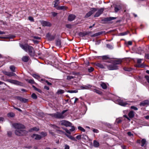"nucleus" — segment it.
<instances>
[{
	"label": "nucleus",
	"mask_w": 149,
	"mask_h": 149,
	"mask_svg": "<svg viewBox=\"0 0 149 149\" xmlns=\"http://www.w3.org/2000/svg\"><path fill=\"white\" fill-rule=\"evenodd\" d=\"M13 126L16 129L15 131V134L18 136L24 135L27 132V131L24 129L25 127L24 125L20 123H15L13 124Z\"/></svg>",
	"instance_id": "nucleus-1"
},
{
	"label": "nucleus",
	"mask_w": 149,
	"mask_h": 149,
	"mask_svg": "<svg viewBox=\"0 0 149 149\" xmlns=\"http://www.w3.org/2000/svg\"><path fill=\"white\" fill-rule=\"evenodd\" d=\"M20 46L25 52H28L30 56H35V51L33 47L27 44H20Z\"/></svg>",
	"instance_id": "nucleus-2"
},
{
	"label": "nucleus",
	"mask_w": 149,
	"mask_h": 149,
	"mask_svg": "<svg viewBox=\"0 0 149 149\" xmlns=\"http://www.w3.org/2000/svg\"><path fill=\"white\" fill-rule=\"evenodd\" d=\"M67 111V110H64L61 113L57 112L56 113L50 114L49 115L53 117L62 119L64 118L66 116L64 113Z\"/></svg>",
	"instance_id": "nucleus-3"
},
{
	"label": "nucleus",
	"mask_w": 149,
	"mask_h": 149,
	"mask_svg": "<svg viewBox=\"0 0 149 149\" xmlns=\"http://www.w3.org/2000/svg\"><path fill=\"white\" fill-rule=\"evenodd\" d=\"M116 102L118 104L122 106H125L128 104L127 102L124 101V100H122L119 97H118Z\"/></svg>",
	"instance_id": "nucleus-4"
},
{
	"label": "nucleus",
	"mask_w": 149,
	"mask_h": 149,
	"mask_svg": "<svg viewBox=\"0 0 149 149\" xmlns=\"http://www.w3.org/2000/svg\"><path fill=\"white\" fill-rule=\"evenodd\" d=\"M107 68L109 70H116L118 69V67L117 65L113 64H109L107 65Z\"/></svg>",
	"instance_id": "nucleus-5"
},
{
	"label": "nucleus",
	"mask_w": 149,
	"mask_h": 149,
	"mask_svg": "<svg viewBox=\"0 0 149 149\" xmlns=\"http://www.w3.org/2000/svg\"><path fill=\"white\" fill-rule=\"evenodd\" d=\"M97 10V9L95 8H92L91 10L86 15L85 17L86 18L88 17L91 16Z\"/></svg>",
	"instance_id": "nucleus-6"
},
{
	"label": "nucleus",
	"mask_w": 149,
	"mask_h": 149,
	"mask_svg": "<svg viewBox=\"0 0 149 149\" xmlns=\"http://www.w3.org/2000/svg\"><path fill=\"white\" fill-rule=\"evenodd\" d=\"M61 122V125H65L67 127L71 126L72 125V123L70 122L65 120H62Z\"/></svg>",
	"instance_id": "nucleus-7"
},
{
	"label": "nucleus",
	"mask_w": 149,
	"mask_h": 149,
	"mask_svg": "<svg viewBox=\"0 0 149 149\" xmlns=\"http://www.w3.org/2000/svg\"><path fill=\"white\" fill-rule=\"evenodd\" d=\"M40 22L43 26H51V24L49 22L44 21H41Z\"/></svg>",
	"instance_id": "nucleus-8"
},
{
	"label": "nucleus",
	"mask_w": 149,
	"mask_h": 149,
	"mask_svg": "<svg viewBox=\"0 0 149 149\" xmlns=\"http://www.w3.org/2000/svg\"><path fill=\"white\" fill-rule=\"evenodd\" d=\"M104 10V9L101 8L96 13L94 17H99L102 13Z\"/></svg>",
	"instance_id": "nucleus-9"
},
{
	"label": "nucleus",
	"mask_w": 149,
	"mask_h": 149,
	"mask_svg": "<svg viewBox=\"0 0 149 149\" xmlns=\"http://www.w3.org/2000/svg\"><path fill=\"white\" fill-rule=\"evenodd\" d=\"M6 81L15 84H19V82L17 81L11 79H8L6 80Z\"/></svg>",
	"instance_id": "nucleus-10"
},
{
	"label": "nucleus",
	"mask_w": 149,
	"mask_h": 149,
	"mask_svg": "<svg viewBox=\"0 0 149 149\" xmlns=\"http://www.w3.org/2000/svg\"><path fill=\"white\" fill-rule=\"evenodd\" d=\"M17 99L22 102L26 103L27 102L28 100L21 97H17Z\"/></svg>",
	"instance_id": "nucleus-11"
},
{
	"label": "nucleus",
	"mask_w": 149,
	"mask_h": 149,
	"mask_svg": "<svg viewBox=\"0 0 149 149\" xmlns=\"http://www.w3.org/2000/svg\"><path fill=\"white\" fill-rule=\"evenodd\" d=\"M32 137L36 140H40L42 138L41 136L36 134H33L32 136Z\"/></svg>",
	"instance_id": "nucleus-12"
},
{
	"label": "nucleus",
	"mask_w": 149,
	"mask_h": 149,
	"mask_svg": "<svg viewBox=\"0 0 149 149\" xmlns=\"http://www.w3.org/2000/svg\"><path fill=\"white\" fill-rule=\"evenodd\" d=\"M46 37L48 40L50 41L53 40L55 38L54 36L51 35L49 33L47 34Z\"/></svg>",
	"instance_id": "nucleus-13"
},
{
	"label": "nucleus",
	"mask_w": 149,
	"mask_h": 149,
	"mask_svg": "<svg viewBox=\"0 0 149 149\" xmlns=\"http://www.w3.org/2000/svg\"><path fill=\"white\" fill-rule=\"evenodd\" d=\"M91 87L92 86L91 85L87 84L86 85L81 86L80 87V88L81 89H89L91 88Z\"/></svg>",
	"instance_id": "nucleus-14"
},
{
	"label": "nucleus",
	"mask_w": 149,
	"mask_h": 149,
	"mask_svg": "<svg viewBox=\"0 0 149 149\" xmlns=\"http://www.w3.org/2000/svg\"><path fill=\"white\" fill-rule=\"evenodd\" d=\"M149 102L148 100H144L141 102L139 105L141 106H145L148 104Z\"/></svg>",
	"instance_id": "nucleus-15"
},
{
	"label": "nucleus",
	"mask_w": 149,
	"mask_h": 149,
	"mask_svg": "<svg viewBox=\"0 0 149 149\" xmlns=\"http://www.w3.org/2000/svg\"><path fill=\"white\" fill-rule=\"evenodd\" d=\"M75 18V16L74 15L71 14L69 15L68 16V20L69 21H72Z\"/></svg>",
	"instance_id": "nucleus-16"
},
{
	"label": "nucleus",
	"mask_w": 149,
	"mask_h": 149,
	"mask_svg": "<svg viewBox=\"0 0 149 149\" xmlns=\"http://www.w3.org/2000/svg\"><path fill=\"white\" fill-rule=\"evenodd\" d=\"M116 18V17H107L105 18L102 21H110L114 19H115Z\"/></svg>",
	"instance_id": "nucleus-17"
},
{
	"label": "nucleus",
	"mask_w": 149,
	"mask_h": 149,
	"mask_svg": "<svg viewBox=\"0 0 149 149\" xmlns=\"http://www.w3.org/2000/svg\"><path fill=\"white\" fill-rule=\"evenodd\" d=\"M54 2V7L56 8L60 3V0H55Z\"/></svg>",
	"instance_id": "nucleus-18"
},
{
	"label": "nucleus",
	"mask_w": 149,
	"mask_h": 149,
	"mask_svg": "<svg viewBox=\"0 0 149 149\" xmlns=\"http://www.w3.org/2000/svg\"><path fill=\"white\" fill-rule=\"evenodd\" d=\"M29 56H24L22 57V59L23 61L27 62L29 60Z\"/></svg>",
	"instance_id": "nucleus-19"
},
{
	"label": "nucleus",
	"mask_w": 149,
	"mask_h": 149,
	"mask_svg": "<svg viewBox=\"0 0 149 149\" xmlns=\"http://www.w3.org/2000/svg\"><path fill=\"white\" fill-rule=\"evenodd\" d=\"M65 135L67 137H68L70 139H71V140H72L73 141H77V140L74 137L72 136H71V135H70L68 134H65Z\"/></svg>",
	"instance_id": "nucleus-20"
},
{
	"label": "nucleus",
	"mask_w": 149,
	"mask_h": 149,
	"mask_svg": "<svg viewBox=\"0 0 149 149\" xmlns=\"http://www.w3.org/2000/svg\"><path fill=\"white\" fill-rule=\"evenodd\" d=\"M121 61L120 60H116L113 61V63L114 64L117 65L120 64L121 63Z\"/></svg>",
	"instance_id": "nucleus-21"
},
{
	"label": "nucleus",
	"mask_w": 149,
	"mask_h": 149,
	"mask_svg": "<svg viewBox=\"0 0 149 149\" xmlns=\"http://www.w3.org/2000/svg\"><path fill=\"white\" fill-rule=\"evenodd\" d=\"M39 130V128L38 127H35L31 128L29 130V132H31L33 131H38Z\"/></svg>",
	"instance_id": "nucleus-22"
},
{
	"label": "nucleus",
	"mask_w": 149,
	"mask_h": 149,
	"mask_svg": "<svg viewBox=\"0 0 149 149\" xmlns=\"http://www.w3.org/2000/svg\"><path fill=\"white\" fill-rule=\"evenodd\" d=\"M61 42L60 40L58 39L56 41V45L57 46L60 47H61Z\"/></svg>",
	"instance_id": "nucleus-23"
},
{
	"label": "nucleus",
	"mask_w": 149,
	"mask_h": 149,
	"mask_svg": "<svg viewBox=\"0 0 149 149\" xmlns=\"http://www.w3.org/2000/svg\"><path fill=\"white\" fill-rule=\"evenodd\" d=\"M96 65L101 68H105V66H104L102 64L100 63H97L96 64Z\"/></svg>",
	"instance_id": "nucleus-24"
},
{
	"label": "nucleus",
	"mask_w": 149,
	"mask_h": 149,
	"mask_svg": "<svg viewBox=\"0 0 149 149\" xmlns=\"http://www.w3.org/2000/svg\"><path fill=\"white\" fill-rule=\"evenodd\" d=\"M93 146L96 147H98L99 146V142L95 140L93 141Z\"/></svg>",
	"instance_id": "nucleus-25"
},
{
	"label": "nucleus",
	"mask_w": 149,
	"mask_h": 149,
	"mask_svg": "<svg viewBox=\"0 0 149 149\" xmlns=\"http://www.w3.org/2000/svg\"><path fill=\"white\" fill-rule=\"evenodd\" d=\"M128 115L130 118H132L134 115V112L133 111H130L128 114Z\"/></svg>",
	"instance_id": "nucleus-26"
},
{
	"label": "nucleus",
	"mask_w": 149,
	"mask_h": 149,
	"mask_svg": "<svg viewBox=\"0 0 149 149\" xmlns=\"http://www.w3.org/2000/svg\"><path fill=\"white\" fill-rule=\"evenodd\" d=\"M100 86L103 89H106L107 88V85L106 84L104 83H102L101 84Z\"/></svg>",
	"instance_id": "nucleus-27"
},
{
	"label": "nucleus",
	"mask_w": 149,
	"mask_h": 149,
	"mask_svg": "<svg viewBox=\"0 0 149 149\" xmlns=\"http://www.w3.org/2000/svg\"><path fill=\"white\" fill-rule=\"evenodd\" d=\"M121 9V7L120 6H117L115 7V12H117Z\"/></svg>",
	"instance_id": "nucleus-28"
},
{
	"label": "nucleus",
	"mask_w": 149,
	"mask_h": 149,
	"mask_svg": "<svg viewBox=\"0 0 149 149\" xmlns=\"http://www.w3.org/2000/svg\"><path fill=\"white\" fill-rule=\"evenodd\" d=\"M64 92V91L63 90L61 89H59L58 90L57 92H56V94L57 95H59L60 94H62Z\"/></svg>",
	"instance_id": "nucleus-29"
},
{
	"label": "nucleus",
	"mask_w": 149,
	"mask_h": 149,
	"mask_svg": "<svg viewBox=\"0 0 149 149\" xmlns=\"http://www.w3.org/2000/svg\"><path fill=\"white\" fill-rule=\"evenodd\" d=\"M65 7L63 6H58L56 8L57 10H63L65 9Z\"/></svg>",
	"instance_id": "nucleus-30"
},
{
	"label": "nucleus",
	"mask_w": 149,
	"mask_h": 149,
	"mask_svg": "<svg viewBox=\"0 0 149 149\" xmlns=\"http://www.w3.org/2000/svg\"><path fill=\"white\" fill-rule=\"evenodd\" d=\"M8 116L9 117H13L15 116V114L13 112L9 113L8 114Z\"/></svg>",
	"instance_id": "nucleus-31"
},
{
	"label": "nucleus",
	"mask_w": 149,
	"mask_h": 149,
	"mask_svg": "<svg viewBox=\"0 0 149 149\" xmlns=\"http://www.w3.org/2000/svg\"><path fill=\"white\" fill-rule=\"evenodd\" d=\"M10 68L12 72H15V66L13 65L10 66Z\"/></svg>",
	"instance_id": "nucleus-32"
},
{
	"label": "nucleus",
	"mask_w": 149,
	"mask_h": 149,
	"mask_svg": "<svg viewBox=\"0 0 149 149\" xmlns=\"http://www.w3.org/2000/svg\"><path fill=\"white\" fill-rule=\"evenodd\" d=\"M40 134L42 138L46 136L47 135V134L45 132H42L40 133Z\"/></svg>",
	"instance_id": "nucleus-33"
},
{
	"label": "nucleus",
	"mask_w": 149,
	"mask_h": 149,
	"mask_svg": "<svg viewBox=\"0 0 149 149\" xmlns=\"http://www.w3.org/2000/svg\"><path fill=\"white\" fill-rule=\"evenodd\" d=\"M16 75V74L14 73L9 72L7 76L9 77H12L13 76H15Z\"/></svg>",
	"instance_id": "nucleus-34"
},
{
	"label": "nucleus",
	"mask_w": 149,
	"mask_h": 149,
	"mask_svg": "<svg viewBox=\"0 0 149 149\" xmlns=\"http://www.w3.org/2000/svg\"><path fill=\"white\" fill-rule=\"evenodd\" d=\"M123 69L125 71L128 72H130L132 70V68L128 67H125Z\"/></svg>",
	"instance_id": "nucleus-35"
},
{
	"label": "nucleus",
	"mask_w": 149,
	"mask_h": 149,
	"mask_svg": "<svg viewBox=\"0 0 149 149\" xmlns=\"http://www.w3.org/2000/svg\"><path fill=\"white\" fill-rule=\"evenodd\" d=\"M141 146H143L146 143V140L144 139H143L141 141Z\"/></svg>",
	"instance_id": "nucleus-36"
},
{
	"label": "nucleus",
	"mask_w": 149,
	"mask_h": 149,
	"mask_svg": "<svg viewBox=\"0 0 149 149\" xmlns=\"http://www.w3.org/2000/svg\"><path fill=\"white\" fill-rule=\"evenodd\" d=\"M128 33H129V32L128 31H127L125 32H124L120 33V36H125V35H127Z\"/></svg>",
	"instance_id": "nucleus-37"
},
{
	"label": "nucleus",
	"mask_w": 149,
	"mask_h": 149,
	"mask_svg": "<svg viewBox=\"0 0 149 149\" xmlns=\"http://www.w3.org/2000/svg\"><path fill=\"white\" fill-rule=\"evenodd\" d=\"M31 97H32L33 99H36L37 98V95H36L34 93H33L32 94V95H31Z\"/></svg>",
	"instance_id": "nucleus-38"
},
{
	"label": "nucleus",
	"mask_w": 149,
	"mask_h": 149,
	"mask_svg": "<svg viewBox=\"0 0 149 149\" xmlns=\"http://www.w3.org/2000/svg\"><path fill=\"white\" fill-rule=\"evenodd\" d=\"M68 92L70 93H77L78 92V91L77 90H75L68 91Z\"/></svg>",
	"instance_id": "nucleus-39"
},
{
	"label": "nucleus",
	"mask_w": 149,
	"mask_h": 149,
	"mask_svg": "<svg viewBox=\"0 0 149 149\" xmlns=\"http://www.w3.org/2000/svg\"><path fill=\"white\" fill-rule=\"evenodd\" d=\"M78 129L79 130H80L81 131H82L83 132H85V130L83 128V127L81 126H79L78 127Z\"/></svg>",
	"instance_id": "nucleus-40"
},
{
	"label": "nucleus",
	"mask_w": 149,
	"mask_h": 149,
	"mask_svg": "<svg viewBox=\"0 0 149 149\" xmlns=\"http://www.w3.org/2000/svg\"><path fill=\"white\" fill-rule=\"evenodd\" d=\"M32 76L33 77L37 79H39L40 78L39 76L36 74H33Z\"/></svg>",
	"instance_id": "nucleus-41"
},
{
	"label": "nucleus",
	"mask_w": 149,
	"mask_h": 149,
	"mask_svg": "<svg viewBox=\"0 0 149 149\" xmlns=\"http://www.w3.org/2000/svg\"><path fill=\"white\" fill-rule=\"evenodd\" d=\"M94 69L92 67H90V68H88V71L89 72H91L93 71Z\"/></svg>",
	"instance_id": "nucleus-42"
},
{
	"label": "nucleus",
	"mask_w": 149,
	"mask_h": 149,
	"mask_svg": "<svg viewBox=\"0 0 149 149\" xmlns=\"http://www.w3.org/2000/svg\"><path fill=\"white\" fill-rule=\"evenodd\" d=\"M28 82L29 83H31V84L34 83V81L33 79H32L28 80Z\"/></svg>",
	"instance_id": "nucleus-43"
},
{
	"label": "nucleus",
	"mask_w": 149,
	"mask_h": 149,
	"mask_svg": "<svg viewBox=\"0 0 149 149\" xmlns=\"http://www.w3.org/2000/svg\"><path fill=\"white\" fill-rule=\"evenodd\" d=\"M102 58L103 59H107L109 58V57L108 56H102Z\"/></svg>",
	"instance_id": "nucleus-44"
},
{
	"label": "nucleus",
	"mask_w": 149,
	"mask_h": 149,
	"mask_svg": "<svg viewBox=\"0 0 149 149\" xmlns=\"http://www.w3.org/2000/svg\"><path fill=\"white\" fill-rule=\"evenodd\" d=\"M82 136V135H77L76 137V138L78 140H80L81 139Z\"/></svg>",
	"instance_id": "nucleus-45"
},
{
	"label": "nucleus",
	"mask_w": 149,
	"mask_h": 149,
	"mask_svg": "<svg viewBox=\"0 0 149 149\" xmlns=\"http://www.w3.org/2000/svg\"><path fill=\"white\" fill-rule=\"evenodd\" d=\"M71 128L70 129V132H73L75 130V128L74 126H71Z\"/></svg>",
	"instance_id": "nucleus-46"
},
{
	"label": "nucleus",
	"mask_w": 149,
	"mask_h": 149,
	"mask_svg": "<svg viewBox=\"0 0 149 149\" xmlns=\"http://www.w3.org/2000/svg\"><path fill=\"white\" fill-rule=\"evenodd\" d=\"M64 130H65V132L67 133H68L69 134H71L70 131V130H68L66 128L64 129Z\"/></svg>",
	"instance_id": "nucleus-47"
},
{
	"label": "nucleus",
	"mask_w": 149,
	"mask_h": 149,
	"mask_svg": "<svg viewBox=\"0 0 149 149\" xmlns=\"http://www.w3.org/2000/svg\"><path fill=\"white\" fill-rule=\"evenodd\" d=\"M64 149H70L69 146L67 144H65L64 146Z\"/></svg>",
	"instance_id": "nucleus-48"
},
{
	"label": "nucleus",
	"mask_w": 149,
	"mask_h": 149,
	"mask_svg": "<svg viewBox=\"0 0 149 149\" xmlns=\"http://www.w3.org/2000/svg\"><path fill=\"white\" fill-rule=\"evenodd\" d=\"M73 78H74V77L72 76H68L67 77V79L69 80V79H73Z\"/></svg>",
	"instance_id": "nucleus-49"
},
{
	"label": "nucleus",
	"mask_w": 149,
	"mask_h": 149,
	"mask_svg": "<svg viewBox=\"0 0 149 149\" xmlns=\"http://www.w3.org/2000/svg\"><path fill=\"white\" fill-rule=\"evenodd\" d=\"M7 135L9 136H11L12 135V132L10 131H8L7 132Z\"/></svg>",
	"instance_id": "nucleus-50"
},
{
	"label": "nucleus",
	"mask_w": 149,
	"mask_h": 149,
	"mask_svg": "<svg viewBox=\"0 0 149 149\" xmlns=\"http://www.w3.org/2000/svg\"><path fill=\"white\" fill-rule=\"evenodd\" d=\"M29 20L31 21H32V22H33L34 21V19H33V18L31 17H29Z\"/></svg>",
	"instance_id": "nucleus-51"
},
{
	"label": "nucleus",
	"mask_w": 149,
	"mask_h": 149,
	"mask_svg": "<svg viewBox=\"0 0 149 149\" xmlns=\"http://www.w3.org/2000/svg\"><path fill=\"white\" fill-rule=\"evenodd\" d=\"M131 108L135 110H138V108L134 106H131Z\"/></svg>",
	"instance_id": "nucleus-52"
},
{
	"label": "nucleus",
	"mask_w": 149,
	"mask_h": 149,
	"mask_svg": "<svg viewBox=\"0 0 149 149\" xmlns=\"http://www.w3.org/2000/svg\"><path fill=\"white\" fill-rule=\"evenodd\" d=\"M93 132L96 133H97L99 132V131L95 129H93Z\"/></svg>",
	"instance_id": "nucleus-53"
},
{
	"label": "nucleus",
	"mask_w": 149,
	"mask_h": 149,
	"mask_svg": "<svg viewBox=\"0 0 149 149\" xmlns=\"http://www.w3.org/2000/svg\"><path fill=\"white\" fill-rule=\"evenodd\" d=\"M94 91L96 92L97 93L99 94H100L101 93V92L100 91L97 89H95Z\"/></svg>",
	"instance_id": "nucleus-54"
},
{
	"label": "nucleus",
	"mask_w": 149,
	"mask_h": 149,
	"mask_svg": "<svg viewBox=\"0 0 149 149\" xmlns=\"http://www.w3.org/2000/svg\"><path fill=\"white\" fill-rule=\"evenodd\" d=\"M142 59H138L137 60V62L138 63H141Z\"/></svg>",
	"instance_id": "nucleus-55"
},
{
	"label": "nucleus",
	"mask_w": 149,
	"mask_h": 149,
	"mask_svg": "<svg viewBox=\"0 0 149 149\" xmlns=\"http://www.w3.org/2000/svg\"><path fill=\"white\" fill-rule=\"evenodd\" d=\"M45 82L48 85H51L52 84L51 83H50L47 80H45Z\"/></svg>",
	"instance_id": "nucleus-56"
},
{
	"label": "nucleus",
	"mask_w": 149,
	"mask_h": 149,
	"mask_svg": "<svg viewBox=\"0 0 149 149\" xmlns=\"http://www.w3.org/2000/svg\"><path fill=\"white\" fill-rule=\"evenodd\" d=\"M127 134L128 135L130 136H132L133 135V134H132L131 132H128L127 133Z\"/></svg>",
	"instance_id": "nucleus-57"
},
{
	"label": "nucleus",
	"mask_w": 149,
	"mask_h": 149,
	"mask_svg": "<svg viewBox=\"0 0 149 149\" xmlns=\"http://www.w3.org/2000/svg\"><path fill=\"white\" fill-rule=\"evenodd\" d=\"M145 78L147 80L148 82L149 83V77L148 76H146Z\"/></svg>",
	"instance_id": "nucleus-58"
},
{
	"label": "nucleus",
	"mask_w": 149,
	"mask_h": 149,
	"mask_svg": "<svg viewBox=\"0 0 149 149\" xmlns=\"http://www.w3.org/2000/svg\"><path fill=\"white\" fill-rule=\"evenodd\" d=\"M102 33V32H98L97 33H96L95 34L96 35V36H98L101 35Z\"/></svg>",
	"instance_id": "nucleus-59"
},
{
	"label": "nucleus",
	"mask_w": 149,
	"mask_h": 149,
	"mask_svg": "<svg viewBox=\"0 0 149 149\" xmlns=\"http://www.w3.org/2000/svg\"><path fill=\"white\" fill-rule=\"evenodd\" d=\"M52 15L53 16V17L56 16L57 14V13H55V12H52Z\"/></svg>",
	"instance_id": "nucleus-60"
},
{
	"label": "nucleus",
	"mask_w": 149,
	"mask_h": 149,
	"mask_svg": "<svg viewBox=\"0 0 149 149\" xmlns=\"http://www.w3.org/2000/svg\"><path fill=\"white\" fill-rule=\"evenodd\" d=\"M4 118L2 117H0V123H1L4 121Z\"/></svg>",
	"instance_id": "nucleus-61"
},
{
	"label": "nucleus",
	"mask_w": 149,
	"mask_h": 149,
	"mask_svg": "<svg viewBox=\"0 0 149 149\" xmlns=\"http://www.w3.org/2000/svg\"><path fill=\"white\" fill-rule=\"evenodd\" d=\"M86 137H87V135H82L81 138H83V139H86Z\"/></svg>",
	"instance_id": "nucleus-62"
},
{
	"label": "nucleus",
	"mask_w": 149,
	"mask_h": 149,
	"mask_svg": "<svg viewBox=\"0 0 149 149\" xmlns=\"http://www.w3.org/2000/svg\"><path fill=\"white\" fill-rule=\"evenodd\" d=\"M107 47L109 48H111L112 47L109 44H107Z\"/></svg>",
	"instance_id": "nucleus-63"
},
{
	"label": "nucleus",
	"mask_w": 149,
	"mask_h": 149,
	"mask_svg": "<svg viewBox=\"0 0 149 149\" xmlns=\"http://www.w3.org/2000/svg\"><path fill=\"white\" fill-rule=\"evenodd\" d=\"M145 57L148 59H149V54H146L145 55Z\"/></svg>",
	"instance_id": "nucleus-64"
}]
</instances>
